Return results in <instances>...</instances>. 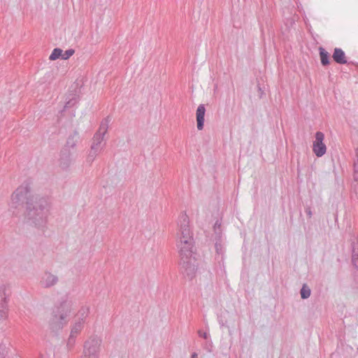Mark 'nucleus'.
<instances>
[{
	"label": "nucleus",
	"mask_w": 358,
	"mask_h": 358,
	"mask_svg": "<svg viewBox=\"0 0 358 358\" xmlns=\"http://www.w3.org/2000/svg\"><path fill=\"white\" fill-rule=\"evenodd\" d=\"M304 21L306 24L308 26V20L306 18H304Z\"/></svg>",
	"instance_id": "nucleus-31"
},
{
	"label": "nucleus",
	"mask_w": 358,
	"mask_h": 358,
	"mask_svg": "<svg viewBox=\"0 0 358 358\" xmlns=\"http://www.w3.org/2000/svg\"><path fill=\"white\" fill-rule=\"evenodd\" d=\"M25 204L24 217L36 227H43L47 222L50 202L48 197L33 194L29 185L22 184L12 194L10 208H17Z\"/></svg>",
	"instance_id": "nucleus-1"
},
{
	"label": "nucleus",
	"mask_w": 358,
	"mask_h": 358,
	"mask_svg": "<svg viewBox=\"0 0 358 358\" xmlns=\"http://www.w3.org/2000/svg\"><path fill=\"white\" fill-rule=\"evenodd\" d=\"M58 282L59 277L56 274L49 271H44L41 274L39 280L40 286L44 289H49L53 287Z\"/></svg>",
	"instance_id": "nucleus-8"
},
{
	"label": "nucleus",
	"mask_w": 358,
	"mask_h": 358,
	"mask_svg": "<svg viewBox=\"0 0 358 358\" xmlns=\"http://www.w3.org/2000/svg\"><path fill=\"white\" fill-rule=\"evenodd\" d=\"M8 296L7 286L4 284L0 285V321L8 317Z\"/></svg>",
	"instance_id": "nucleus-9"
},
{
	"label": "nucleus",
	"mask_w": 358,
	"mask_h": 358,
	"mask_svg": "<svg viewBox=\"0 0 358 358\" xmlns=\"http://www.w3.org/2000/svg\"><path fill=\"white\" fill-rule=\"evenodd\" d=\"M8 351L3 345L0 344V358H6Z\"/></svg>",
	"instance_id": "nucleus-24"
},
{
	"label": "nucleus",
	"mask_w": 358,
	"mask_h": 358,
	"mask_svg": "<svg viewBox=\"0 0 358 358\" xmlns=\"http://www.w3.org/2000/svg\"><path fill=\"white\" fill-rule=\"evenodd\" d=\"M182 266L184 269V273L189 278L192 279L196 273L195 259H187V263L180 262Z\"/></svg>",
	"instance_id": "nucleus-13"
},
{
	"label": "nucleus",
	"mask_w": 358,
	"mask_h": 358,
	"mask_svg": "<svg viewBox=\"0 0 358 358\" xmlns=\"http://www.w3.org/2000/svg\"><path fill=\"white\" fill-rule=\"evenodd\" d=\"M78 139H79V136H78V134L77 132H74L73 134H71L68 137L65 146L64 147V148H66L71 151L72 150H74L77 145Z\"/></svg>",
	"instance_id": "nucleus-15"
},
{
	"label": "nucleus",
	"mask_w": 358,
	"mask_h": 358,
	"mask_svg": "<svg viewBox=\"0 0 358 358\" xmlns=\"http://www.w3.org/2000/svg\"><path fill=\"white\" fill-rule=\"evenodd\" d=\"M73 307V303L68 299H63L58 306V314L52 318V325L55 328H62L66 323V318Z\"/></svg>",
	"instance_id": "nucleus-2"
},
{
	"label": "nucleus",
	"mask_w": 358,
	"mask_h": 358,
	"mask_svg": "<svg viewBox=\"0 0 358 358\" xmlns=\"http://www.w3.org/2000/svg\"><path fill=\"white\" fill-rule=\"evenodd\" d=\"M315 137V139L313 143V152L317 157H321L327 152V146L324 143V134L321 131H317Z\"/></svg>",
	"instance_id": "nucleus-7"
},
{
	"label": "nucleus",
	"mask_w": 358,
	"mask_h": 358,
	"mask_svg": "<svg viewBox=\"0 0 358 358\" xmlns=\"http://www.w3.org/2000/svg\"><path fill=\"white\" fill-rule=\"evenodd\" d=\"M103 141L104 138L99 136V134L94 135L91 148L87 157V162L92 163L103 150L105 145Z\"/></svg>",
	"instance_id": "nucleus-6"
},
{
	"label": "nucleus",
	"mask_w": 358,
	"mask_h": 358,
	"mask_svg": "<svg viewBox=\"0 0 358 358\" xmlns=\"http://www.w3.org/2000/svg\"><path fill=\"white\" fill-rule=\"evenodd\" d=\"M333 59L338 64H344L347 63L345 52L341 48H335Z\"/></svg>",
	"instance_id": "nucleus-16"
},
{
	"label": "nucleus",
	"mask_w": 358,
	"mask_h": 358,
	"mask_svg": "<svg viewBox=\"0 0 358 358\" xmlns=\"http://www.w3.org/2000/svg\"><path fill=\"white\" fill-rule=\"evenodd\" d=\"M198 334L200 337L203 338L206 340H210V334L208 332H203L202 331H198Z\"/></svg>",
	"instance_id": "nucleus-26"
},
{
	"label": "nucleus",
	"mask_w": 358,
	"mask_h": 358,
	"mask_svg": "<svg viewBox=\"0 0 358 358\" xmlns=\"http://www.w3.org/2000/svg\"><path fill=\"white\" fill-rule=\"evenodd\" d=\"M306 213H307V214H308L309 217H310L312 216V212H311L310 208L306 210Z\"/></svg>",
	"instance_id": "nucleus-29"
},
{
	"label": "nucleus",
	"mask_w": 358,
	"mask_h": 358,
	"mask_svg": "<svg viewBox=\"0 0 358 358\" xmlns=\"http://www.w3.org/2000/svg\"><path fill=\"white\" fill-rule=\"evenodd\" d=\"M215 249L217 254L222 255L224 252V247L221 240L216 241Z\"/></svg>",
	"instance_id": "nucleus-21"
},
{
	"label": "nucleus",
	"mask_w": 358,
	"mask_h": 358,
	"mask_svg": "<svg viewBox=\"0 0 358 358\" xmlns=\"http://www.w3.org/2000/svg\"><path fill=\"white\" fill-rule=\"evenodd\" d=\"M84 324L85 323L83 322H80L75 320V322L72 325L71 334L68 340L69 345H73L74 344L75 338L83 329Z\"/></svg>",
	"instance_id": "nucleus-11"
},
{
	"label": "nucleus",
	"mask_w": 358,
	"mask_h": 358,
	"mask_svg": "<svg viewBox=\"0 0 358 358\" xmlns=\"http://www.w3.org/2000/svg\"><path fill=\"white\" fill-rule=\"evenodd\" d=\"M352 255L358 257V243H354L352 245Z\"/></svg>",
	"instance_id": "nucleus-27"
},
{
	"label": "nucleus",
	"mask_w": 358,
	"mask_h": 358,
	"mask_svg": "<svg viewBox=\"0 0 358 358\" xmlns=\"http://www.w3.org/2000/svg\"><path fill=\"white\" fill-rule=\"evenodd\" d=\"M356 156L357 157V162L355 164V180H358V148L356 150Z\"/></svg>",
	"instance_id": "nucleus-25"
},
{
	"label": "nucleus",
	"mask_w": 358,
	"mask_h": 358,
	"mask_svg": "<svg viewBox=\"0 0 358 358\" xmlns=\"http://www.w3.org/2000/svg\"><path fill=\"white\" fill-rule=\"evenodd\" d=\"M191 358H198L197 357V354L196 352H194L192 356H191Z\"/></svg>",
	"instance_id": "nucleus-30"
},
{
	"label": "nucleus",
	"mask_w": 358,
	"mask_h": 358,
	"mask_svg": "<svg viewBox=\"0 0 358 358\" xmlns=\"http://www.w3.org/2000/svg\"><path fill=\"white\" fill-rule=\"evenodd\" d=\"M301 297L303 299H306L310 297L311 294V290L310 287L306 285L303 284L300 290Z\"/></svg>",
	"instance_id": "nucleus-20"
},
{
	"label": "nucleus",
	"mask_w": 358,
	"mask_h": 358,
	"mask_svg": "<svg viewBox=\"0 0 358 358\" xmlns=\"http://www.w3.org/2000/svg\"><path fill=\"white\" fill-rule=\"evenodd\" d=\"M89 313L90 306H83L78 311L75 320L85 323Z\"/></svg>",
	"instance_id": "nucleus-17"
},
{
	"label": "nucleus",
	"mask_w": 358,
	"mask_h": 358,
	"mask_svg": "<svg viewBox=\"0 0 358 358\" xmlns=\"http://www.w3.org/2000/svg\"><path fill=\"white\" fill-rule=\"evenodd\" d=\"M319 51H320V60H321L322 64L323 66L328 65L329 64V58H330V55H329V52L322 47H320L319 48Z\"/></svg>",
	"instance_id": "nucleus-19"
},
{
	"label": "nucleus",
	"mask_w": 358,
	"mask_h": 358,
	"mask_svg": "<svg viewBox=\"0 0 358 358\" xmlns=\"http://www.w3.org/2000/svg\"><path fill=\"white\" fill-rule=\"evenodd\" d=\"M101 343L98 338H90L84 345L83 358H98Z\"/></svg>",
	"instance_id": "nucleus-4"
},
{
	"label": "nucleus",
	"mask_w": 358,
	"mask_h": 358,
	"mask_svg": "<svg viewBox=\"0 0 358 358\" xmlns=\"http://www.w3.org/2000/svg\"><path fill=\"white\" fill-rule=\"evenodd\" d=\"M352 262L355 267L358 268V257L352 256Z\"/></svg>",
	"instance_id": "nucleus-28"
},
{
	"label": "nucleus",
	"mask_w": 358,
	"mask_h": 358,
	"mask_svg": "<svg viewBox=\"0 0 358 358\" xmlns=\"http://www.w3.org/2000/svg\"><path fill=\"white\" fill-rule=\"evenodd\" d=\"M206 341H206V343H205V345H204L203 348H204V349H205L206 351H208V352H212V350H213V342H212V341H211L210 339V340H206Z\"/></svg>",
	"instance_id": "nucleus-23"
},
{
	"label": "nucleus",
	"mask_w": 358,
	"mask_h": 358,
	"mask_svg": "<svg viewBox=\"0 0 358 358\" xmlns=\"http://www.w3.org/2000/svg\"><path fill=\"white\" fill-rule=\"evenodd\" d=\"M74 52L75 51L73 49H69L64 52L60 48H55L50 55L49 59L50 60H55L59 58L67 59L73 55Z\"/></svg>",
	"instance_id": "nucleus-12"
},
{
	"label": "nucleus",
	"mask_w": 358,
	"mask_h": 358,
	"mask_svg": "<svg viewBox=\"0 0 358 358\" xmlns=\"http://www.w3.org/2000/svg\"><path fill=\"white\" fill-rule=\"evenodd\" d=\"M206 113V108L203 104H200L196 113V127L198 130H202L204 124V116Z\"/></svg>",
	"instance_id": "nucleus-14"
},
{
	"label": "nucleus",
	"mask_w": 358,
	"mask_h": 358,
	"mask_svg": "<svg viewBox=\"0 0 358 358\" xmlns=\"http://www.w3.org/2000/svg\"><path fill=\"white\" fill-rule=\"evenodd\" d=\"M74 159V152L66 148H63L60 153L59 166L62 169H67L73 162Z\"/></svg>",
	"instance_id": "nucleus-10"
},
{
	"label": "nucleus",
	"mask_w": 358,
	"mask_h": 358,
	"mask_svg": "<svg viewBox=\"0 0 358 358\" xmlns=\"http://www.w3.org/2000/svg\"><path fill=\"white\" fill-rule=\"evenodd\" d=\"M177 248L180 257V262L187 263V259L193 258L194 241H177Z\"/></svg>",
	"instance_id": "nucleus-5"
},
{
	"label": "nucleus",
	"mask_w": 358,
	"mask_h": 358,
	"mask_svg": "<svg viewBox=\"0 0 358 358\" xmlns=\"http://www.w3.org/2000/svg\"><path fill=\"white\" fill-rule=\"evenodd\" d=\"M213 229H214L215 234L220 236V235L221 234V223H220V222H219L218 220L216 221L214 224Z\"/></svg>",
	"instance_id": "nucleus-22"
},
{
	"label": "nucleus",
	"mask_w": 358,
	"mask_h": 358,
	"mask_svg": "<svg viewBox=\"0 0 358 358\" xmlns=\"http://www.w3.org/2000/svg\"><path fill=\"white\" fill-rule=\"evenodd\" d=\"M194 241L189 217L185 213H182L178 220L177 241Z\"/></svg>",
	"instance_id": "nucleus-3"
},
{
	"label": "nucleus",
	"mask_w": 358,
	"mask_h": 358,
	"mask_svg": "<svg viewBox=\"0 0 358 358\" xmlns=\"http://www.w3.org/2000/svg\"><path fill=\"white\" fill-rule=\"evenodd\" d=\"M109 122L110 120L108 119V117L103 119L100 124L98 131L96 132L94 135L99 134V136L104 138V136L107 133L108 129Z\"/></svg>",
	"instance_id": "nucleus-18"
}]
</instances>
